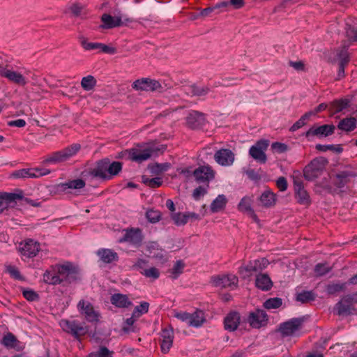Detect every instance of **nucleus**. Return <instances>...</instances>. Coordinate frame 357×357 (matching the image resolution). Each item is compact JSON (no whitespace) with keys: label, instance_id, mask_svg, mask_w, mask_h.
<instances>
[{"label":"nucleus","instance_id":"72a5a7b5","mask_svg":"<svg viewBox=\"0 0 357 357\" xmlns=\"http://www.w3.org/2000/svg\"><path fill=\"white\" fill-rule=\"evenodd\" d=\"M1 344L8 349H20V342L16 338V337L11 333L6 334L2 340Z\"/></svg>","mask_w":357,"mask_h":357},{"label":"nucleus","instance_id":"c756f323","mask_svg":"<svg viewBox=\"0 0 357 357\" xmlns=\"http://www.w3.org/2000/svg\"><path fill=\"white\" fill-rule=\"evenodd\" d=\"M190 316L189 326L199 328L206 321L205 313L203 310L197 309L193 313H190Z\"/></svg>","mask_w":357,"mask_h":357},{"label":"nucleus","instance_id":"79ce46f5","mask_svg":"<svg viewBox=\"0 0 357 357\" xmlns=\"http://www.w3.org/2000/svg\"><path fill=\"white\" fill-rule=\"evenodd\" d=\"M316 294L312 291H303L296 294V300L306 303L315 300Z\"/></svg>","mask_w":357,"mask_h":357},{"label":"nucleus","instance_id":"9d476101","mask_svg":"<svg viewBox=\"0 0 357 357\" xmlns=\"http://www.w3.org/2000/svg\"><path fill=\"white\" fill-rule=\"evenodd\" d=\"M238 278L231 274L229 275H213L211 278V283L215 287L218 288H228L238 286Z\"/></svg>","mask_w":357,"mask_h":357},{"label":"nucleus","instance_id":"a19ab883","mask_svg":"<svg viewBox=\"0 0 357 357\" xmlns=\"http://www.w3.org/2000/svg\"><path fill=\"white\" fill-rule=\"evenodd\" d=\"M37 174H33L32 168L21 169L12 173V176L16 178H37Z\"/></svg>","mask_w":357,"mask_h":357},{"label":"nucleus","instance_id":"8fccbe9b","mask_svg":"<svg viewBox=\"0 0 357 357\" xmlns=\"http://www.w3.org/2000/svg\"><path fill=\"white\" fill-rule=\"evenodd\" d=\"M346 289V283H333L326 286V291L328 294H334L337 292L343 291Z\"/></svg>","mask_w":357,"mask_h":357},{"label":"nucleus","instance_id":"4be33fe9","mask_svg":"<svg viewBox=\"0 0 357 357\" xmlns=\"http://www.w3.org/2000/svg\"><path fill=\"white\" fill-rule=\"evenodd\" d=\"M252 199L250 197H244L241 199L238 205V208L240 211L246 213L255 222H259V219L252 209L251 205Z\"/></svg>","mask_w":357,"mask_h":357},{"label":"nucleus","instance_id":"6e6d98bb","mask_svg":"<svg viewBox=\"0 0 357 357\" xmlns=\"http://www.w3.org/2000/svg\"><path fill=\"white\" fill-rule=\"evenodd\" d=\"M172 218L177 226L184 225L188 222V216L185 213H175L172 214Z\"/></svg>","mask_w":357,"mask_h":357},{"label":"nucleus","instance_id":"f704fd0d","mask_svg":"<svg viewBox=\"0 0 357 357\" xmlns=\"http://www.w3.org/2000/svg\"><path fill=\"white\" fill-rule=\"evenodd\" d=\"M356 127V119L354 117L344 118L342 119L337 125L338 129L346 132H351L354 130Z\"/></svg>","mask_w":357,"mask_h":357},{"label":"nucleus","instance_id":"37998d69","mask_svg":"<svg viewBox=\"0 0 357 357\" xmlns=\"http://www.w3.org/2000/svg\"><path fill=\"white\" fill-rule=\"evenodd\" d=\"M296 197L301 204L308 205L310 204V198L304 187L295 190Z\"/></svg>","mask_w":357,"mask_h":357},{"label":"nucleus","instance_id":"e2e57ef3","mask_svg":"<svg viewBox=\"0 0 357 357\" xmlns=\"http://www.w3.org/2000/svg\"><path fill=\"white\" fill-rule=\"evenodd\" d=\"M190 313H188L187 312H183V311H180V312L175 311L174 314V316L176 318H177L178 319H179L183 322H186L188 326H189V321H190Z\"/></svg>","mask_w":357,"mask_h":357},{"label":"nucleus","instance_id":"2f4dec72","mask_svg":"<svg viewBox=\"0 0 357 357\" xmlns=\"http://www.w3.org/2000/svg\"><path fill=\"white\" fill-rule=\"evenodd\" d=\"M350 100L349 99L335 100L331 102L329 106V111L331 114H335L342 112L349 106Z\"/></svg>","mask_w":357,"mask_h":357},{"label":"nucleus","instance_id":"69168bd1","mask_svg":"<svg viewBox=\"0 0 357 357\" xmlns=\"http://www.w3.org/2000/svg\"><path fill=\"white\" fill-rule=\"evenodd\" d=\"M230 8L229 1H223L213 6V8H215V10H220L218 13L227 11Z\"/></svg>","mask_w":357,"mask_h":357},{"label":"nucleus","instance_id":"ddd939ff","mask_svg":"<svg viewBox=\"0 0 357 357\" xmlns=\"http://www.w3.org/2000/svg\"><path fill=\"white\" fill-rule=\"evenodd\" d=\"M304 322L303 317L293 318L280 325L279 331L284 336H289L300 330Z\"/></svg>","mask_w":357,"mask_h":357},{"label":"nucleus","instance_id":"0e129e2a","mask_svg":"<svg viewBox=\"0 0 357 357\" xmlns=\"http://www.w3.org/2000/svg\"><path fill=\"white\" fill-rule=\"evenodd\" d=\"M207 190L203 186L196 188L192 192V197L195 200H199L202 197L206 194Z\"/></svg>","mask_w":357,"mask_h":357},{"label":"nucleus","instance_id":"774afa93","mask_svg":"<svg viewBox=\"0 0 357 357\" xmlns=\"http://www.w3.org/2000/svg\"><path fill=\"white\" fill-rule=\"evenodd\" d=\"M276 185L280 191H285L287 189V181L286 178L280 176L276 181Z\"/></svg>","mask_w":357,"mask_h":357},{"label":"nucleus","instance_id":"b1692460","mask_svg":"<svg viewBox=\"0 0 357 357\" xmlns=\"http://www.w3.org/2000/svg\"><path fill=\"white\" fill-rule=\"evenodd\" d=\"M22 196L16 193L0 192V213L7 209L17 199H21Z\"/></svg>","mask_w":357,"mask_h":357},{"label":"nucleus","instance_id":"f3484780","mask_svg":"<svg viewBox=\"0 0 357 357\" xmlns=\"http://www.w3.org/2000/svg\"><path fill=\"white\" fill-rule=\"evenodd\" d=\"M195 179L198 183H207L214 178L215 172L208 166H201L192 172ZM208 184H207V187Z\"/></svg>","mask_w":357,"mask_h":357},{"label":"nucleus","instance_id":"a18cd8bd","mask_svg":"<svg viewBox=\"0 0 357 357\" xmlns=\"http://www.w3.org/2000/svg\"><path fill=\"white\" fill-rule=\"evenodd\" d=\"M96 79L93 75H88L82 79L81 86L85 91H91L96 86Z\"/></svg>","mask_w":357,"mask_h":357},{"label":"nucleus","instance_id":"052dcab7","mask_svg":"<svg viewBox=\"0 0 357 357\" xmlns=\"http://www.w3.org/2000/svg\"><path fill=\"white\" fill-rule=\"evenodd\" d=\"M147 220L151 223H155L160 219V212L156 210H149L146 213Z\"/></svg>","mask_w":357,"mask_h":357},{"label":"nucleus","instance_id":"c03bdc74","mask_svg":"<svg viewBox=\"0 0 357 357\" xmlns=\"http://www.w3.org/2000/svg\"><path fill=\"white\" fill-rule=\"evenodd\" d=\"M315 149L318 151L326 152L327 151H331L336 153H341L343 151V149L340 144L334 145V144H328V145H322L320 144H317L315 146Z\"/></svg>","mask_w":357,"mask_h":357},{"label":"nucleus","instance_id":"0eeeda50","mask_svg":"<svg viewBox=\"0 0 357 357\" xmlns=\"http://www.w3.org/2000/svg\"><path fill=\"white\" fill-rule=\"evenodd\" d=\"M78 40L82 47L86 51L98 50L100 52L109 54H114L116 52V49L115 47L101 43L89 42L87 38L83 35L78 36Z\"/></svg>","mask_w":357,"mask_h":357},{"label":"nucleus","instance_id":"1a4fd4ad","mask_svg":"<svg viewBox=\"0 0 357 357\" xmlns=\"http://www.w3.org/2000/svg\"><path fill=\"white\" fill-rule=\"evenodd\" d=\"M335 130V126L333 124H324L322 126L314 125L305 133V136L309 140L310 137H313L318 138L326 137L333 135Z\"/></svg>","mask_w":357,"mask_h":357},{"label":"nucleus","instance_id":"aec40b11","mask_svg":"<svg viewBox=\"0 0 357 357\" xmlns=\"http://www.w3.org/2000/svg\"><path fill=\"white\" fill-rule=\"evenodd\" d=\"M215 160L223 166L230 165L234 160V154L227 149L218 150L214 155Z\"/></svg>","mask_w":357,"mask_h":357},{"label":"nucleus","instance_id":"f257e3e1","mask_svg":"<svg viewBox=\"0 0 357 357\" xmlns=\"http://www.w3.org/2000/svg\"><path fill=\"white\" fill-rule=\"evenodd\" d=\"M79 144H73L65 149L52 153L48 155L42 162L43 165L57 164L63 162L75 155L80 149Z\"/></svg>","mask_w":357,"mask_h":357},{"label":"nucleus","instance_id":"7c9ffc66","mask_svg":"<svg viewBox=\"0 0 357 357\" xmlns=\"http://www.w3.org/2000/svg\"><path fill=\"white\" fill-rule=\"evenodd\" d=\"M255 284L257 288L268 291L272 287L273 282L267 274H259L257 275Z\"/></svg>","mask_w":357,"mask_h":357},{"label":"nucleus","instance_id":"9b49d317","mask_svg":"<svg viewBox=\"0 0 357 357\" xmlns=\"http://www.w3.org/2000/svg\"><path fill=\"white\" fill-rule=\"evenodd\" d=\"M268 264V261L266 258L250 261L246 266L239 268V273L244 274L243 277H249L253 273L262 271Z\"/></svg>","mask_w":357,"mask_h":357},{"label":"nucleus","instance_id":"4c0bfd02","mask_svg":"<svg viewBox=\"0 0 357 357\" xmlns=\"http://www.w3.org/2000/svg\"><path fill=\"white\" fill-rule=\"evenodd\" d=\"M227 199L224 195H219L211 203V211L217 213L223 209L227 204Z\"/></svg>","mask_w":357,"mask_h":357},{"label":"nucleus","instance_id":"603ef678","mask_svg":"<svg viewBox=\"0 0 357 357\" xmlns=\"http://www.w3.org/2000/svg\"><path fill=\"white\" fill-rule=\"evenodd\" d=\"M346 36L350 42H357V26L347 24Z\"/></svg>","mask_w":357,"mask_h":357},{"label":"nucleus","instance_id":"c9c22d12","mask_svg":"<svg viewBox=\"0 0 357 357\" xmlns=\"http://www.w3.org/2000/svg\"><path fill=\"white\" fill-rule=\"evenodd\" d=\"M6 78L9 81L24 86L26 84L25 77L20 73L9 70L8 73L6 75Z\"/></svg>","mask_w":357,"mask_h":357},{"label":"nucleus","instance_id":"09e8293b","mask_svg":"<svg viewBox=\"0 0 357 357\" xmlns=\"http://www.w3.org/2000/svg\"><path fill=\"white\" fill-rule=\"evenodd\" d=\"M189 90L192 96H206L209 91V89L207 86H199L197 85L189 86Z\"/></svg>","mask_w":357,"mask_h":357},{"label":"nucleus","instance_id":"de8ad7c7","mask_svg":"<svg viewBox=\"0 0 357 357\" xmlns=\"http://www.w3.org/2000/svg\"><path fill=\"white\" fill-rule=\"evenodd\" d=\"M185 264L182 260H178L169 271L172 279H176L183 271Z\"/></svg>","mask_w":357,"mask_h":357},{"label":"nucleus","instance_id":"5fc2aeb1","mask_svg":"<svg viewBox=\"0 0 357 357\" xmlns=\"http://www.w3.org/2000/svg\"><path fill=\"white\" fill-rule=\"evenodd\" d=\"M140 273L145 277L152 278L153 280L158 279L160 274L159 270L155 267L143 269L140 271Z\"/></svg>","mask_w":357,"mask_h":357},{"label":"nucleus","instance_id":"c85d7f7f","mask_svg":"<svg viewBox=\"0 0 357 357\" xmlns=\"http://www.w3.org/2000/svg\"><path fill=\"white\" fill-rule=\"evenodd\" d=\"M85 186V182L83 179L77 178L69 181L66 183H59L56 185V190L59 192H65L68 189H82Z\"/></svg>","mask_w":357,"mask_h":357},{"label":"nucleus","instance_id":"473e14b6","mask_svg":"<svg viewBox=\"0 0 357 357\" xmlns=\"http://www.w3.org/2000/svg\"><path fill=\"white\" fill-rule=\"evenodd\" d=\"M110 301L112 305L121 308L128 307L132 304L128 296L121 294H114L112 295Z\"/></svg>","mask_w":357,"mask_h":357},{"label":"nucleus","instance_id":"6e6552de","mask_svg":"<svg viewBox=\"0 0 357 357\" xmlns=\"http://www.w3.org/2000/svg\"><path fill=\"white\" fill-rule=\"evenodd\" d=\"M269 145V141L267 139H260L255 145L252 146L249 150V154L257 162L261 164H265L267 161V157L265 151Z\"/></svg>","mask_w":357,"mask_h":357},{"label":"nucleus","instance_id":"f03ea898","mask_svg":"<svg viewBox=\"0 0 357 357\" xmlns=\"http://www.w3.org/2000/svg\"><path fill=\"white\" fill-rule=\"evenodd\" d=\"M328 160L322 156L314 158L303 169V176L307 181H313L319 177L328 165Z\"/></svg>","mask_w":357,"mask_h":357},{"label":"nucleus","instance_id":"338daca9","mask_svg":"<svg viewBox=\"0 0 357 357\" xmlns=\"http://www.w3.org/2000/svg\"><path fill=\"white\" fill-rule=\"evenodd\" d=\"M248 177L255 181H258L261 179V176L255 169H248L245 171Z\"/></svg>","mask_w":357,"mask_h":357},{"label":"nucleus","instance_id":"3c124183","mask_svg":"<svg viewBox=\"0 0 357 357\" xmlns=\"http://www.w3.org/2000/svg\"><path fill=\"white\" fill-rule=\"evenodd\" d=\"M282 304V299L280 298H271L267 299L264 303V307L266 309H277L280 307Z\"/></svg>","mask_w":357,"mask_h":357},{"label":"nucleus","instance_id":"5701e85b","mask_svg":"<svg viewBox=\"0 0 357 357\" xmlns=\"http://www.w3.org/2000/svg\"><path fill=\"white\" fill-rule=\"evenodd\" d=\"M107 168L108 158H104L96 162L95 167L90 170L89 174L93 177L107 179Z\"/></svg>","mask_w":357,"mask_h":357},{"label":"nucleus","instance_id":"412c9836","mask_svg":"<svg viewBox=\"0 0 357 357\" xmlns=\"http://www.w3.org/2000/svg\"><path fill=\"white\" fill-rule=\"evenodd\" d=\"M100 20L102 24L100 27L102 29H109L125 24V22L122 21L121 17H112L107 13H104L101 16Z\"/></svg>","mask_w":357,"mask_h":357},{"label":"nucleus","instance_id":"20e7f679","mask_svg":"<svg viewBox=\"0 0 357 357\" xmlns=\"http://www.w3.org/2000/svg\"><path fill=\"white\" fill-rule=\"evenodd\" d=\"M357 303V291L351 294L344 296L336 304L338 315L348 316L357 314V309L354 304Z\"/></svg>","mask_w":357,"mask_h":357},{"label":"nucleus","instance_id":"dca6fc26","mask_svg":"<svg viewBox=\"0 0 357 357\" xmlns=\"http://www.w3.org/2000/svg\"><path fill=\"white\" fill-rule=\"evenodd\" d=\"M143 240L142 230L139 228H131L126 230V233L119 241V243L128 242L136 247L141 245Z\"/></svg>","mask_w":357,"mask_h":357},{"label":"nucleus","instance_id":"423d86ee","mask_svg":"<svg viewBox=\"0 0 357 357\" xmlns=\"http://www.w3.org/2000/svg\"><path fill=\"white\" fill-rule=\"evenodd\" d=\"M132 88L137 91H161L162 86L156 79L149 77H142L134 81L132 84Z\"/></svg>","mask_w":357,"mask_h":357},{"label":"nucleus","instance_id":"f8f14e48","mask_svg":"<svg viewBox=\"0 0 357 357\" xmlns=\"http://www.w3.org/2000/svg\"><path fill=\"white\" fill-rule=\"evenodd\" d=\"M77 308L89 322H98L99 321L100 314L94 310L91 303L81 300L77 304Z\"/></svg>","mask_w":357,"mask_h":357},{"label":"nucleus","instance_id":"864d4df0","mask_svg":"<svg viewBox=\"0 0 357 357\" xmlns=\"http://www.w3.org/2000/svg\"><path fill=\"white\" fill-rule=\"evenodd\" d=\"M331 267L327 263L317 264L314 267V273L317 276H323L330 272Z\"/></svg>","mask_w":357,"mask_h":357},{"label":"nucleus","instance_id":"4468645a","mask_svg":"<svg viewBox=\"0 0 357 357\" xmlns=\"http://www.w3.org/2000/svg\"><path fill=\"white\" fill-rule=\"evenodd\" d=\"M268 315L263 310H256L250 312L248 317V322L253 328H260L267 324Z\"/></svg>","mask_w":357,"mask_h":357},{"label":"nucleus","instance_id":"58836bf2","mask_svg":"<svg viewBox=\"0 0 357 357\" xmlns=\"http://www.w3.org/2000/svg\"><path fill=\"white\" fill-rule=\"evenodd\" d=\"M122 169V163L119 161H114L110 162L109 159H108V168H107V179H110L113 176L117 175Z\"/></svg>","mask_w":357,"mask_h":357},{"label":"nucleus","instance_id":"2eb2a0df","mask_svg":"<svg viewBox=\"0 0 357 357\" xmlns=\"http://www.w3.org/2000/svg\"><path fill=\"white\" fill-rule=\"evenodd\" d=\"M349 169L341 171L336 174L334 178V185L338 188H344L351 181V178L357 176V173L351 165L346 167Z\"/></svg>","mask_w":357,"mask_h":357},{"label":"nucleus","instance_id":"bf43d9fd","mask_svg":"<svg viewBox=\"0 0 357 357\" xmlns=\"http://www.w3.org/2000/svg\"><path fill=\"white\" fill-rule=\"evenodd\" d=\"M112 354L106 347H100L97 352L90 354L89 357H112Z\"/></svg>","mask_w":357,"mask_h":357},{"label":"nucleus","instance_id":"4d7b16f0","mask_svg":"<svg viewBox=\"0 0 357 357\" xmlns=\"http://www.w3.org/2000/svg\"><path fill=\"white\" fill-rule=\"evenodd\" d=\"M149 303L147 302H142L139 305L135 307L132 316L140 317L142 314L148 312Z\"/></svg>","mask_w":357,"mask_h":357},{"label":"nucleus","instance_id":"a211bd4d","mask_svg":"<svg viewBox=\"0 0 357 357\" xmlns=\"http://www.w3.org/2000/svg\"><path fill=\"white\" fill-rule=\"evenodd\" d=\"M205 123V114L200 112L192 110L186 116V125L191 129L200 128Z\"/></svg>","mask_w":357,"mask_h":357},{"label":"nucleus","instance_id":"a878e982","mask_svg":"<svg viewBox=\"0 0 357 357\" xmlns=\"http://www.w3.org/2000/svg\"><path fill=\"white\" fill-rule=\"evenodd\" d=\"M129 158L137 162H142L144 160H148L152 153V150L149 149H131L129 150Z\"/></svg>","mask_w":357,"mask_h":357},{"label":"nucleus","instance_id":"cd10ccee","mask_svg":"<svg viewBox=\"0 0 357 357\" xmlns=\"http://www.w3.org/2000/svg\"><path fill=\"white\" fill-rule=\"evenodd\" d=\"M258 200L259 206L271 208L276 203V195L270 190H266L260 195Z\"/></svg>","mask_w":357,"mask_h":357},{"label":"nucleus","instance_id":"393cba45","mask_svg":"<svg viewBox=\"0 0 357 357\" xmlns=\"http://www.w3.org/2000/svg\"><path fill=\"white\" fill-rule=\"evenodd\" d=\"M241 320L240 314L238 312H230L224 319L225 329L229 331H234L237 329Z\"/></svg>","mask_w":357,"mask_h":357},{"label":"nucleus","instance_id":"49530a36","mask_svg":"<svg viewBox=\"0 0 357 357\" xmlns=\"http://www.w3.org/2000/svg\"><path fill=\"white\" fill-rule=\"evenodd\" d=\"M142 180L144 184L152 188H158L162 184V181L159 177L150 178L146 176H142Z\"/></svg>","mask_w":357,"mask_h":357},{"label":"nucleus","instance_id":"ea45409f","mask_svg":"<svg viewBox=\"0 0 357 357\" xmlns=\"http://www.w3.org/2000/svg\"><path fill=\"white\" fill-rule=\"evenodd\" d=\"M171 165L169 162H164V163H154L152 165H149V169H150L151 172L154 175H159L162 174L164 172L167 171Z\"/></svg>","mask_w":357,"mask_h":357},{"label":"nucleus","instance_id":"bb28decb","mask_svg":"<svg viewBox=\"0 0 357 357\" xmlns=\"http://www.w3.org/2000/svg\"><path fill=\"white\" fill-rule=\"evenodd\" d=\"M96 255L105 264H111L119 261V255L117 252L111 249L100 248L97 250Z\"/></svg>","mask_w":357,"mask_h":357},{"label":"nucleus","instance_id":"13d9d810","mask_svg":"<svg viewBox=\"0 0 357 357\" xmlns=\"http://www.w3.org/2000/svg\"><path fill=\"white\" fill-rule=\"evenodd\" d=\"M22 295L29 301H36L39 300V295L32 289H23Z\"/></svg>","mask_w":357,"mask_h":357},{"label":"nucleus","instance_id":"7ed1b4c3","mask_svg":"<svg viewBox=\"0 0 357 357\" xmlns=\"http://www.w3.org/2000/svg\"><path fill=\"white\" fill-rule=\"evenodd\" d=\"M59 324L63 331L70 334L77 340L86 335L89 331V328L84 323L82 324L77 320L62 319Z\"/></svg>","mask_w":357,"mask_h":357},{"label":"nucleus","instance_id":"680f3d73","mask_svg":"<svg viewBox=\"0 0 357 357\" xmlns=\"http://www.w3.org/2000/svg\"><path fill=\"white\" fill-rule=\"evenodd\" d=\"M271 149L278 153H282L288 150V146L284 143L276 142L272 143Z\"/></svg>","mask_w":357,"mask_h":357},{"label":"nucleus","instance_id":"39448f33","mask_svg":"<svg viewBox=\"0 0 357 357\" xmlns=\"http://www.w3.org/2000/svg\"><path fill=\"white\" fill-rule=\"evenodd\" d=\"M54 271L61 276L62 282L71 283L79 278V270L71 262H66L62 265L56 264L54 267Z\"/></svg>","mask_w":357,"mask_h":357},{"label":"nucleus","instance_id":"6ab92c4d","mask_svg":"<svg viewBox=\"0 0 357 357\" xmlns=\"http://www.w3.org/2000/svg\"><path fill=\"white\" fill-rule=\"evenodd\" d=\"M21 254L28 258L36 257L40 250V243L33 239H27L24 243H21Z\"/></svg>","mask_w":357,"mask_h":357},{"label":"nucleus","instance_id":"e433bc0d","mask_svg":"<svg viewBox=\"0 0 357 357\" xmlns=\"http://www.w3.org/2000/svg\"><path fill=\"white\" fill-rule=\"evenodd\" d=\"M350 44L349 42L344 41L342 47L337 51V56L340 59V63L348 64L350 61L349 54L348 52V48Z\"/></svg>","mask_w":357,"mask_h":357}]
</instances>
